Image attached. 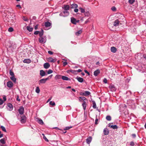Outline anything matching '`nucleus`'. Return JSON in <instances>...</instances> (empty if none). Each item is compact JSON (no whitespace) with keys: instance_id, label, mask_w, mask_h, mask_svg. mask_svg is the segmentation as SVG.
<instances>
[{"instance_id":"nucleus-16","label":"nucleus","mask_w":146,"mask_h":146,"mask_svg":"<svg viewBox=\"0 0 146 146\" xmlns=\"http://www.w3.org/2000/svg\"><path fill=\"white\" fill-rule=\"evenodd\" d=\"M76 78L80 82H82L83 81V79L82 78L77 76Z\"/></svg>"},{"instance_id":"nucleus-6","label":"nucleus","mask_w":146,"mask_h":146,"mask_svg":"<svg viewBox=\"0 0 146 146\" xmlns=\"http://www.w3.org/2000/svg\"><path fill=\"white\" fill-rule=\"evenodd\" d=\"M26 117L25 116L23 115L21 116L20 121L21 123H25L26 121Z\"/></svg>"},{"instance_id":"nucleus-36","label":"nucleus","mask_w":146,"mask_h":146,"mask_svg":"<svg viewBox=\"0 0 146 146\" xmlns=\"http://www.w3.org/2000/svg\"><path fill=\"white\" fill-rule=\"evenodd\" d=\"M136 0H129L128 2L130 4H132L135 2Z\"/></svg>"},{"instance_id":"nucleus-1","label":"nucleus","mask_w":146,"mask_h":146,"mask_svg":"<svg viewBox=\"0 0 146 146\" xmlns=\"http://www.w3.org/2000/svg\"><path fill=\"white\" fill-rule=\"evenodd\" d=\"M52 76L53 75L52 74H51L46 78H43L41 79L39 81V84H44L45 83L46 81L51 79L52 78Z\"/></svg>"},{"instance_id":"nucleus-22","label":"nucleus","mask_w":146,"mask_h":146,"mask_svg":"<svg viewBox=\"0 0 146 146\" xmlns=\"http://www.w3.org/2000/svg\"><path fill=\"white\" fill-rule=\"evenodd\" d=\"M7 137L2 139L0 140V142L3 144H5V141Z\"/></svg>"},{"instance_id":"nucleus-20","label":"nucleus","mask_w":146,"mask_h":146,"mask_svg":"<svg viewBox=\"0 0 146 146\" xmlns=\"http://www.w3.org/2000/svg\"><path fill=\"white\" fill-rule=\"evenodd\" d=\"M92 138L91 137H89L87 138L86 140V142L88 144H89L92 141Z\"/></svg>"},{"instance_id":"nucleus-32","label":"nucleus","mask_w":146,"mask_h":146,"mask_svg":"<svg viewBox=\"0 0 146 146\" xmlns=\"http://www.w3.org/2000/svg\"><path fill=\"white\" fill-rule=\"evenodd\" d=\"M82 105L83 108V109L85 110L86 106V102L84 101L83 103L82 104Z\"/></svg>"},{"instance_id":"nucleus-48","label":"nucleus","mask_w":146,"mask_h":146,"mask_svg":"<svg viewBox=\"0 0 146 146\" xmlns=\"http://www.w3.org/2000/svg\"><path fill=\"white\" fill-rule=\"evenodd\" d=\"M72 127H71V126H70V127H66L64 129V130H68V129H70Z\"/></svg>"},{"instance_id":"nucleus-46","label":"nucleus","mask_w":146,"mask_h":146,"mask_svg":"<svg viewBox=\"0 0 146 146\" xmlns=\"http://www.w3.org/2000/svg\"><path fill=\"white\" fill-rule=\"evenodd\" d=\"M111 10L113 11H115L116 10V8L115 7H113L111 8Z\"/></svg>"},{"instance_id":"nucleus-3","label":"nucleus","mask_w":146,"mask_h":146,"mask_svg":"<svg viewBox=\"0 0 146 146\" xmlns=\"http://www.w3.org/2000/svg\"><path fill=\"white\" fill-rule=\"evenodd\" d=\"M69 12L67 11H65L62 12L60 13L59 15L60 16L66 17L68 16L69 15Z\"/></svg>"},{"instance_id":"nucleus-51","label":"nucleus","mask_w":146,"mask_h":146,"mask_svg":"<svg viewBox=\"0 0 146 146\" xmlns=\"http://www.w3.org/2000/svg\"><path fill=\"white\" fill-rule=\"evenodd\" d=\"M67 64V62H66L65 61L63 62V66H65Z\"/></svg>"},{"instance_id":"nucleus-41","label":"nucleus","mask_w":146,"mask_h":146,"mask_svg":"<svg viewBox=\"0 0 146 146\" xmlns=\"http://www.w3.org/2000/svg\"><path fill=\"white\" fill-rule=\"evenodd\" d=\"M40 90L38 87H36V92L37 93H39L40 92Z\"/></svg>"},{"instance_id":"nucleus-44","label":"nucleus","mask_w":146,"mask_h":146,"mask_svg":"<svg viewBox=\"0 0 146 146\" xmlns=\"http://www.w3.org/2000/svg\"><path fill=\"white\" fill-rule=\"evenodd\" d=\"M53 72V71L51 69H49L47 71V74H49L52 73Z\"/></svg>"},{"instance_id":"nucleus-17","label":"nucleus","mask_w":146,"mask_h":146,"mask_svg":"<svg viewBox=\"0 0 146 146\" xmlns=\"http://www.w3.org/2000/svg\"><path fill=\"white\" fill-rule=\"evenodd\" d=\"M119 24V21L118 20H115L113 23V25L114 26H117Z\"/></svg>"},{"instance_id":"nucleus-30","label":"nucleus","mask_w":146,"mask_h":146,"mask_svg":"<svg viewBox=\"0 0 146 146\" xmlns=\"http://www.w3.org/2000/svg\"><path fill=\"white\" fill-rule=\"evenodd\" d=\"M69 72H71V73H72L74 74H76L77 72V71L72 70H68V73Z\"/></svg>"},{"instance_id":"nucleus-54","label":"nucleus","mask_w":146,"mask_h":146,"mask_svg":"<svg viewBox=\"0 0 146 146\" xmlns=\"http://www.w3.org/2000/svg\"><path fill=\"white\" fill-rule=\"evenodd\" d=\"M80 95L82 96H85L84 92H81L80 93Z\"/></svg>"},{"instance_id":"nucleus-9","label":"nucleus","mask_w":146,"mask_h":146,"mask_svg":"<svg viewBox=\"0 0 146 146\" xmlns=\"http://www.w3.org/2000/svg\"><path fill=\"white\" fill-rule=\"evenodd\" d=\"M113 123H110L108 124V126L110 127H111L113 129H117L118 128L117 126L116 125H113L112 124Z\"/></svg>"},{"instance_id":"nucleus-35","label":"nucleus","mask_w":146,"mask_h":146,"mask_svg":"<svg viewBox=\"0 0 146 146\" xmlns=\"http://www.w3.org/2000/svg\"><path fill=\"white\" fill-rule=\"evenodd\" d=\"M42 135L43 136V139H44L47 142H48V140L46 137L45 136L44 134H42Z\"/></svg>"},{"instance_id":"nucleus-11","label":"nucleus","mask_w":146,"mask_h":146,"mask_svg":"<svg viewBox=\"0 0 146 146\" xmlns=\"http://www.w3.org/2000/svg\"><path fill=\"white\" fill-rule=\"evenodd\" d=\"M62 8L65 11H68V10L69 9L70 7L69 5H64L62 7Z\"/></svg>"},{"instance_id":"nucleus-38","label":"nucleus","mask_w":146,"mask_h":146,"mask_svg":"<svg viewBox=\"0 0 146 146\" xmlns=\"http://www.w3.org/2000/svg\"><path fill=\"white\" fill-rule=\"evenodd\" d=\"M79 9L81 11V12L82 13H84L85 12V10L84 9L81 7H80L79 8Z\"/></svg>"},{"instance_id":"nucleus-25","label":"nucleus","mask_w":146,"mask_h":146,"mask_svg":"<svg viewBox=\"0 0 146 146\" xmlns=\"http://www.w3.org/2000/svg\"><path fill=\"white\" fill-rule=\"evenodd\" d=\"M23 62L25 63H29L31 62V60L30 59H25Z\"/></svg>"},{"instance_id":"nucleus-49","label":"nucleus","mask_w":146,"mask_h":146,"mask_svg":"<svg viewBox=\"0 0 146 146\" xmlns=\"http://www.w3.org/2000/svg\"><path fill=\"white\" fill-rule=\"evenodd\" d=\"M92 107L94 108H96V105L95 102H93V104Z\"/></svg>"},{"instance_id":"nucleus-29","label":"nucleus","mask_w":146,"mask_h":146,"mask_svg":"<svg viewBox=\"0 0 146 146\" xmlns=\"http://www.w3.org/2000/svg\"><path fill=\"white\" fill-rule=\"evenodd\" d=\"M39 35L40 37H41L43 36V30L42 29L41 31V32L39 31Z\"/></svg>"},{"instance_id":"nucleus-12","label":"nucleus","mask_w":146,"mask_h":146,"mask_svg":"<svg viewBox=\"0 0 146 146\" xmlns=\"http://www.w3.org/2000/svg\"><path fill=\"white\" fill-rule=\"evenodd\" d=\"M13 85V83L11 81H9L7 83V86L9 88H12Z\"/></svg>"},{"instance_id":"nucleus-34","label":"nucleus","mask_w":146,"mask_h":146,"mask_svg":"<svg viewBox=\"0 0 146 146\" xmlns=\"http://www.w3.org/2000/svg\"><path fill=\"white\" fill-rule=\"evenodd\" d=\"M11 79L14 82H15L16 81V78L14 76H12L10 77Z\"/></svg>"},{"instance_id":"nucleus-47","label":"nucleus","mask_w":146,"mask_h":146,"mask_svg":"<svg viewBox=\"0 0 146 146\" xmlns=\"http://www.w3.org/2000/svg\"><path fill=\"white\" fill-rule=\"evenodd\" d=\"M80 98L83 100L84 101L86 99V98L84 97H80Z\"/></svg>"},{"instance_id":"nucleus-45","label":"nucleus","mask_w":146,"mask_h":146,"mask_svg":"<svg viewBox=\"0 0 146 146\" xmlns=\"http://www.w3.org/2000/svg\"><path fill=\"white\" fill-rule=\"evenodd\" d=\"M9 73L10 75L12 76H14V73L11 70H10Z\"/></svg>"},{"instance_id":"nucleus-52","label":"nucleus","mask_w":146,"mask_h":146,"mask_svg":"<svg viewBox=\"0 0 146 146\" xmlns=\"http://www.w3.org/2000/svg\"><path fill=\"white\" fill-rule=\"evenodd\" d=\"M104 82L105 83H107V80L106 78H104V80H103Z\"/></svg>"},{"instance_id":"nucleus-39","label":"nucleus","mask_w":146,"mask_h":146,"mask_svg":"<svg viewBox=\"0 0 146 146\" xmlns=\"http://www.w3.org/2000/svg\"><path fill=\"white\" fill-rule=\"evenodd\" d=\"M1 128L3 131H4L5 132H6V130L5 127L3 126H1Z\"/></svg>"},{"instance_id":"nucleus-63","label":"nucleus","mask_w":146,"mask_h":146,"mask_svg":"<svg viewBox=\"0 0 146 146\" xmlns=\"http://www.w3.org/2000/svg\"><path fill=\"white\" fill-rule=\"evenodd\" d=\"M89 19H88L85 22V24H86L88 22H89Z\"/></svg>"},{"instance_id":"nucleus-26","label":"nucleus","mask_w":146,"mask_h":146,"mask_svg":"<svg viewBox=\"0 0 146 146\" xmlns=\"http://www.w3.org/2000/svg\"><path fill=\"white\" fill-rule=\"evenodd\" d=\"M62 78L63 80H70V79L69 78L64 76H62Z\"/></svg>"},{"instance_id":"nucleus-55","label":"nucleus","mask_w":146,"mask_h":146,"mask_svg":"<svg viewBox=\"0 0 146 146\" xmlns=\"http://www.w3.org/2000/svg\"><path fill=\"white\" fill-rule=\"evenodd\" d=\"M48 53L49 54L51 55L52 54H53V52L52 51H48Z\"/></svg>"},{"instance_id":"nucleus-42","label":"nucleus","mask_w":146,"mask_h":146,"mask_svg":"<svg viewBox=\"0 0 146 146\" xmlns=\"http://www.w3.org/2000/svg\"><path fill=\"white\" fill-rule=\"evenodd\" d=\"M23 19L25 21H28V19L26 17H23Z\"/></svg>"},{"instance_id":"nucleus-57","label":"nucleus","mask_w":146,"mask_h":146,"mask_svg":"<svg viewBox=\"0 0 146 146\" xmlns=\"http://www.w3.org/2000/svg\"><path fill=\"white\" fill-rule=\"evenodd\" d=\"M84 71L88 75H90V73L87 70H84Z\"/></svg>"},{"instance_id":"nucleus-60","label":"nucleus","mask_w":146,"mask_h":146,"mask_svg":"<svg viewBox=\"0 0 146 146\" xmlns=\"http://www.w3.org/2000/svg\"><path fill=\"white\" fill-rule=\"evenodd\" d=\"M110 87L111 88H113V89L114 88V89H113L114 90L115 89V88L114 87V85L111 86H110Z\"/></svg>"},{"instance_id":"nucleus-56","label":"nucleus","mask_w":146,"mask_h":146,"mask_svg":"<svg viewBox=\"0 0 146 146\" xmlns=\"http://www.w3.org/2000/svg\"><path fill=\"white\" fill-rule=\"evenodd\" d=\"M39 31H35L34 33V34H35V35H37L38 34H39Z\"/></svg>"},{"instance_id":"nucleus-21","label":"nucleus","mask_w":146,"mask_h":146,"mask_svg":"<svg viewBox=\"0 0 146 146\" xmlns=\"http://www.w3.org/2000/svg\"><path fill=\"white\" fill-rule=\"evenodd\" d=\"M82 33V30H80L78 31L75 33V34L76 36H79L80 34H81Z\"/></svg>"},{"instance_id":"nucleus-10","label":"nucleus","mask_w":146,"mask_h":146,"mask_svg":"<svg viewBox=\"0 0 146 146\" xmlns=\"http://www.w3.org/2000/svg\"><path fill=\"white\" fill-rule=\"evenodd\" d=\"M19 113L21 114H22L24 113V108L22 107H20L18 110Z\"/></svg>"},{"instance_id":"nucleus-27","label":"nucleus","mask_w":146,"mask_h":146,"mask_svg":"<svg viewBox=\"0 0 146 146\" xmlns=\"http://www.w3.org/2000/svg\"><path fill=\"white\" fill-rule=\"evenodd\" d=\"M62 77V76L59 75H56L55 77V79L56 80H58L61 79Z\"/></svg>"},{"instance_id":"nucleus-28","label":"nucleus","mask_w":146,"mask_h":146,"mask_svg":"<svg viewBox=\"0 0 146 146\" xmlns=\"http://www.w3.org/2000/svg\"><path fill=\"white\" fill-rule=\"evenodd\" d=\"M27 29L29 32L32 31L33 29V28L30 26H27Z\"/></svg>"},{"instance_id":"nucleus-4","label":"nucleus","mask_w":146,"mask_h":146,"mask_svg":"<svg viewBox=\"0 0 146 146\" xmlns=\"http://www.w3.org/2000/svg\"><path fill=\"white\" fill-rule=\"evenodd\" d=\"M71 21L72 24H76L77 23L79 22V20H76L74 18L72 17L71 18Z\"/></svg>"},{"instance_id":"nucleus-50","label":"nucleus","mask_w":146,"mask_h":146,"mask_svg":"<svg viewBox=\"0 0 146 146\" xmlns=\"http://www.w3.org/2000/svg\"><path fill=\"white\" fill-rule=\"evenodd\" d=\"M3 100L1 99H0V105H2L3 103Z\"/></svg>"},{"instance_id":"nucleus-53","label":"nucleus","mask_w":146,"mask_h":146,"mask_svg":"<svg viewBox=\"0 0 146 146\" xmlns=\"http://www.w3.org/2000/svg\"><path fill=\"white\" fill-rule=\"evenodd\" d=\"M98 119H96L95 120V124H97L98 123Z\"/></svg>"},{"instance_id":"nucleus-40","label":"nucleus","mask_w":146,"mask_h":146,"mask_svg":"<svg viewBox=\"0 0 146 146\" xmlns=\"http://www.w3.org/2000/svg\"><path fill=\"white\" fill-rule=\"evenodd\" d=\"M106 119L108 121H110L111 119V117L110 116L108 115L106 116Z\"/></svg>"},{"instance_id":"nucleus-23","label":"nucleus","mask_w":146,"mask_h":146,"mask_svg":"<svg viewBox=\"0 0 146 146\" xmlns=\"http://www.w3.org/2000/svg\"><path fill=\"white\" fill-rule=\"evenodd\" d=\"M78 5L76 4H73L71 5V8L72 9L76 8L78 7Z\"/></svg>"},{"instance_id":"nucleus-15","label":"nucleus","mask_w":146,"mask_h":146,"mask_svg":"<svg viewBox=\"0 0 146 146\" xmlns=\"http://www.w3.org/2000/svg\"><path fill=\"white\" fill-rule=\"evenodd\" d=\"M40 75L41 76H43L47 75V74L45 73V72L44 70H41L40 71Z\"/></svg>"},{"instance_id":"nucleus-7","label":"nucleus","mask_w":146,"mask_h":146,"mask_svg":"<svg viewBox=\"0 0 146 146\" xmlns=\"http://www.w3.org/2000/svg\"><path fill=\"white\" fill-rule=\"evenodd\" d=\"M35 120L40 124L42 125L44 124V122L42 119L39 118H36L35 119Z\"/></svg>"},{"instance_id":"nucleus-24","label":"nucleus","mask_w":146,"mask_h":146,"mask_svg":"<svg viewBox=\"0 0 146 146\" xmlns=\"http://www.w3.org/2000/svg\"><path fill=\"white\" fill-rule=\"evenodd\" d=\"M111 52L115 53L116 52L117 50L115 47H111Z\"/></svg>"},{"instance_id":"nucleus-33","label":"nucleus","mask_w":146,"mask_h":146,"mask_svg":"<svg viewBox=\"0 0 146 146\" xmlns=\"http://www.w3.org/2000/svg\"><path fill=\"white\" fill-rule=\"evenodd\" d=\"M84 13L85 16L88 17L90 15V13L88 11H85Z\"/></svg>"},{"instance_id":"nucleus-31","label":"nucleus","mask_w":146,"mask_h":146,"mask_svg":"<svg viewBox=\"0 0 146 146\" xmlns=\"http://www.w3.org/2000/svg\"><path fill=\"white\" fill-rule=\"evenodd\" d=\"M84 94L85 96H87L89 95L90 94V93L89 91H86L84 92Z\"/></svg>"},{"instance_id":"nucleus-58","label":"nucleus","mask_w":146,"mask_h":146,"mask_svg":"<svg viewBox=\"0 0 146 146\" xmlns=\"http://www.w3.org/2000/svg\"><path fill=\"white\" fill-rule=\"evenodd\" d=\"M130 145L131 146H133L134 145V144L133 142H131L130 143Z\"/></svg>"},{"instance_id":"nucleus-37","label":"nucleus","mask_w":146,"mask_h":146,"mask_svg":"<svg viewBox=\"0 0 146 146\" xmlns=\"http://www.w3.org/2000/svg\"><path fill=\"white\" fill-rule=\"evenodd\" d=\"M49 104L52 106H55V103L54 102L50 101L49 102Z\"/></svg>"},{"instance_id":"nucleus-19","label":"nucleus","mask_w":146,"mask_h":146,"mask_svg":"<svg viewBox=\"0 0 146 146\" xmlns=\"http://www.w3.org/2000/svg\"><path fill=\"white\" fill-rule=\"evenodd\" d=\"M100 70L99 69H97L94 72V75L95 76H97L100 73Z\"/></svg>"},{"instance_id":"nucleus-59","label":"nucleus","mask_w":146,"mask_h":146,"mask_svg":"<svg viewBox=\"0 0 146 146\" xmlns=\"http://www.w3.org/2000/svg\"><path fill=\"white\" fill-rule=\"evenodd\" d=\"M78 9L75 8V9L74 10V11L75 12H77L78 11Z\"/></svg>"},{"instance_id":"nucleus-62","label":"nucleus","mask_w":146,"mask_h":146,"mask_svg":"<svg viewBox=\"0 0 146 146\" xmlns=\"http://www.w3.org/2000/svg\"><path fill=\"white\" fill-rule=\"evenodd\" d=\"M3 100L4 101H5L6 100V98L5 96H4L3 97Z\"/></svg>"},{"instance_id":"nucleus-13","label":"nucleus","mask_w":146,"mask_h":146,"mask_svg":"<svg viewBox=\"0 0 146 146\" xmlns=\"http://www.w3.org/2000/svg\"><path fill=\"white\" fill-rule=\"evenodd\" d=\"M48 61L51 62H54L56 61V60L55 59H53L52 57H50L48 58Z\"/></svg>"},{"instance_id":"nucleus-5","label":"nucleus","mask_w":146,"mask_h":146,"mask_svg":"<svg viewBox=\"0 0 146 146\" xmlns=\"http://www.w3.org/2000/svg\"><path fill=\"white\" fill-rule=\"evenodd\" d=\"M7 109L9 111H11L13 110V106L12 104L11 103H8L7 104Z\"/></svg>"},{"instance_id":"nucleus-64","label":"nucleus","mask_w":146,"mask_h":146,"mask_svg":"<svg viewBox=\"0 0 146 146\" xmlns=\"http://www.w3.org/2000/svg\"><path fill=\"white\" fill-rule=\"evenodd\" d=\"M16 7H19V8H21V6H20V5H16Z\"/></svg>"},{"instance_id":"nucleus-61","label":"nucleus","mask_w":146,"mask_h":146,"mask_svg":"<svg viewBox=\"0 0 146 146\" xmlns=\"http://www.w3.org/2000/svg\"><path fill=\"white\" fill-rule=\"evenodd\" d=\"M3 134H1V131H0V138L3 137Z\"/></svg>"},{"instance_id":"nucleus-18","label":"nucleus","mask_w":146,"mask_h":146,"mask_svg":"<svg viewBox=\"0 0 146 146\" xmlns=\"http://www.w3.org/2000/svg\"><path fill=\"white\" fill-rule=\"evenodd\" d=\"M50 66V65L48 63H45L44 64V67L46 69H47Z\"/></svg>"},{"instance_id":"nucleus-14","label":"nucleus","mask_w":146,"mask_h":146,"mask_svg":"<svg viewBox=\"0 0 146 146\" xmlns=\"http://www.w3.org/2000/svg\"><path fill=\"white\" fill-rule=\"evenodd\" d=\"M109 133V130L107 128H106L104 129V133L105 135H108Z\"/></svg>"},{"instance_id":"nucleus-8","label":"nucleus","mask_w":146,"mask_h":146,"mask_svg":"<svg viewBox=\"0 0 146 146\" xmlns=\"http://www.w3.org/2000/svg\"><path fill=\"white\" fill-rule=\"evenodd\" d=\"M44 26L46 27H48L49 29L51 27V23L49 22H46L44 24Z\"/></svg>"},{"instance_id":"nucleus-2","label":"nucleus","mask_w":146,"mask_h":146,"mask_svg":"<svg viewBox=\"0 0 146 146\" xmlns=\"http://www.w3.org/2000/svg\"><path fill=\"white\" fill-rule=\"evenodd\" d=\"M46 37L45 36L39 37L38 38L39 42L40 43L44 44L45 43L46 41Z\"/></svg>"},{"instance_id":"nucleus-43","label":"nucleus","mask_w":146,"mask_h":146,"mask_svg":"<svg viewBox=\"0 0 146 146\" xmlns=\"http://www.w3.org/2000/svg\"><path fill=\"white\" fill-rule=\"evenodd\" d=\"M8 31L9 32H12L13 31V29L12 27H10L9 28Z\"/></svg>"}]
</instances>
